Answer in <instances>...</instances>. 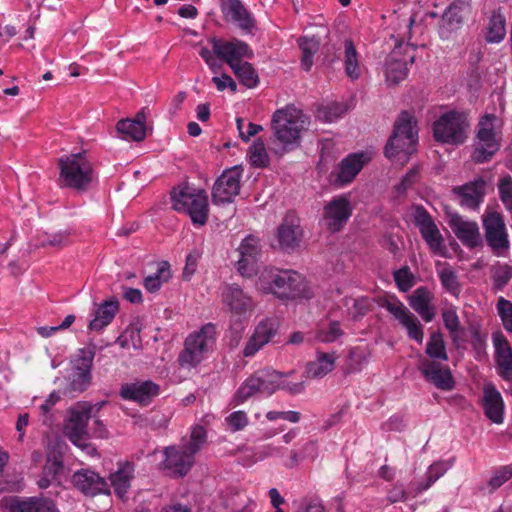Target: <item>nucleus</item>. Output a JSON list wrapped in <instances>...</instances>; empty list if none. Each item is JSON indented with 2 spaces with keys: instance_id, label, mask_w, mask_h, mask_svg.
Instances as JSON below:
<instances>
[{
  "instance_id": "nucleus-1",
  "label": "nucleus",
  "mask_w": 512,
  "mask_h": 512,
  "mask_svg": "<svg viewBox=\"0 0 512 512\" xmlns=\"http://www.w3.org/2000/svg\"><path fill=\"white\" fill-rule=\"evenodd\" d=\"M206 437L203 426H193L187 441H183L180 446H169L164 449L161 469L173 477L185 476L194 465L195 455L205 444Z\"/></svg>"
},
{
  "instance_id": "nucleus-2",
  "label": "nucleus",
  "mask_w": 512,
  "mask_h": 512,
  "mask_svg": "<svg viewBox=\"0 0 512 512\" xmlns=\"http://www.w3.org/2000/svg\"><path fill=\"white\" fill-rule=\"evenodd\" d=\"M307 126V117L294 106L288 105L274 113L272 129L277 140L283 144L280 154L292 150L299 145L301 133ZM275 152L279 153L277 150Z\"/></svg>"
},
{
  "instance_id": "nucleus-3",
  "label": "nucleus",
  "mask_w": 512,
  "mask_h": 512,
  "mask_svg": "<svg viewBox=\"0 0 512 512\" xmlns=\"http://www.w3.org/2000/svg\"><path fill=\"white\" fill-rule=\"evenodd\" d=\"M59 170V185L78 191L86 190L95 178L93 164L85 152L61 157Z\"/></svg>"
},
{
  "instance_id": "nucleus-4",
  "label": "nucleus",
  "mask_w": 512,
  "mask_h": 512,
  "mask_svg": "<svg viewBox=\"0 0 512 512\" xmlns=\"http://www.w3.org/2000/svg\"><path fill=\"white\" fill-rule=\"evenodd\" d=\"M416 143V121L409 113L403 112L395 123L393 134L385 147V154L391 160L405 163L415 151Z\"/></svg>"
},
{
  "instance_id": "nucleus-5",
  "label": "nucleus",
  "mask_w": 512,
  "mask_h": 512,
  "mask_svg": "<svg viewBox=\"0 0 512 512\" xmlns=\"http://www.w3.org/2000/svg\"><path fill=\"white\" fill-rule=\"evenodd\" d=\"M171 200L173 209L189 215L194 225L203 226L207 222L209 205L203 190L179 186L172 190Z\"/></svg>"
},
{
  "instance_id": "nucleus-6",
  "label": "nucleus",
  "mask_w": 512,
  "mask_h": 512,
  "mask_svg": "<svg viewBox=\"0 0 512 512\" xmlns=\"http://www.w3.org/2000/svg\"><path fill=\"white\" fill-rule=\"evenodd\" d=\"M105 402L92 404L87 401H80L71 406L64 422L63 432L65 436L76 446L84 447L90 436L88 422L95 417Z\"/></svg>"
},
{
  "instance_id": "nucleus-7",
  "label": "nucleus",
  "mask_w": 512,
  "mask_h": 512,
  "mask_svg": "<svg viewBox=\"0 0 512 512\" xmlns=\"http://www.w3.org/2000/svg\"><path fill=\"white\" fill-rule=\"evenodd\" d=\"M216 341V327L208 323L191 333L185 340V348L178 361L183 368H194L212 351Z\"/></svg>"
},
{
  "instance_id": "nucleus-8",
  "label": "nucleus",
  "mask_w": 512,
  "mask_h": 512,
  "mask_svg": "<svg viewBox=\"0 0 512 512\" xmlns=\"http://www.w3.org/2000/svg\"><path fill=\"white\" fill-rule=\"evenodd\" d=\"M278 371L264 368L246 378L233 396V403L240 405L257 395L270 396L277 391Z\"/></svg>"
},
{
  "instance_id": "nucleus-9",
  "label": "nucleus",
  "mask_w": 512,
  "mask_h": 512,
  "mask_svg": "<svg viewBox=\"0 0 512 512\" xmlns=\"http://www.w3.org/2000/svg\"><path fill=\"white\" fill-rule=\"evenodd\" d=\"M499 120L493 114L484 115L478 124V132L472 158L477 163L488 161L500 147V132L497 131Z\"/></svg>"
},
{
  "instance_id": "nucleus-10",
  "label": "nucleus",
  "mask_w": 512,
  "mask_h": 512,
  "mask_svg": "<svg viewBox=\"0 0 512 512\" xmlns=\"http://www.w3.org/2000/svg\"><path fill=\"white\" fill-rule=\"evenodd\" d=\"M415 60V47L407 43H397L384 62L386 83L390 86L403 81L409 67Z\"/></svg>"
},
{
  "instance_id": "nucleus-11",
  "label": "nucleus",
  "mask_w": 512,
  "mask_h": 512,
  "mask_svg": "<svg viewBox=\"0 0 512 512\" xmlns=\"http://www.w3.org/2000/svg\"><path fill=\"white\" fill-rule=\"evenodd\" d=\"M468 122L463 113L450 111L435 121L433 131L437 141L462 144L467 138Z\"/></svg>"
},
{
  "instance_id": "nucleus-12",
  "label": "nucleus",
  "mask_w": 512,
  "mask_h": 512,
  "mask_svg": "<svg viewBox=\"0 0 512 512\" xmlns=\"http://www.w3.org/2000/svg\"><path fill=\"white\" fill-rule=\"evenodd\" d=\"M485 239L494 255L501 257L509 249V239L504 219L495 211L485 212L482 216Z\"/></svg>"
},
{
  "instance_id": "nucleus-13",
  "label": "nucleus",
  "mask_w": 512,
  "mask_h": 512,
  "mask_svg": "<svg viewBox=\"0 0 512 512\" xmlns=\"http://www.w3.org/2000/svg\"><path fill=\"white\" fill-rule=\"evenodd\" d=\"M382 307L386 309L399 325L406 330L408 338L421 344L424 339L423 325L399 299L396 297L386 298Z\"/></svg>"
},
{
  "instance_id": "nucleus-14",
  "label": "nucleus",
  "mask_w": 512,
  "mask_h": 512,
  "mask_svg": "<svg viewBox=\"0 0 512 512\" xmlns=\"http://www.w3.org/2000/svg\"><path fill=\"white\" fill-rule=\"evenodd\" d=\"M274 280L275 286H273L271 294L279 299L294 300L310 298L312 295L306 280L297 272L281 271Z\"/></svg>"
},
{
  "instance_id": "nucleus-15",
  "label": "nucleus",
  "mask_w": 512,
  "mask_h": 512,
  "mask_svg": "<svg viewBox=\"0 0 512 512\" xmlns=\"http://www.w3.org/2000/svg\"><path fill=\"white\" fill-rule=\"evenodd\" d=\"M224 306L235 316L247 318L254 311L255 303L250 295L237 284H226L221 290Z\"/></svg>"
},
{
  "instance_id": "nucleus-16",
  "label": "nucleus",
  "mask_w": 512,
  "mask_h": 512,
  "mask_svg": "<svg viewBox=\"0 0 512 512\" xmlns=\"http://www.w3.org/2000/svg\"><path fill=\"white\" fill-rule=\"evenodd\" d=\"M242 170L235 166L225 170L216 180L212 201L214 204L230 203L239 194Z\"/></svg>"
},
{
  "instance_id": "nucleus-17",
  "label": "nucleus",
  "mask_w": 512,
  "mask_h": 512,
  "mask_svg": "<svg viewBox=\"0 0 512 512\" xmlns=\"http://www.w3.org/2000/svg\"><path fill=\"white\" fill-rule=\"evenodd\" d=\"M279 330V322L275 318L261 320L245 342L242 354L246 358L255 356L275 337Z\"/></svg>"
},
{
  "instance_id": "nucleus-18",
  "label": "nucleus",
  "mask_w": 512,
  "mask_h": 512,
  "mask_svg": "<svg viewBox=\"0 0 512 512\" xmlns=\"http://www.w3.org/2000/svg\"><path fill=\"white\" fill-rule=\"evenodd\" d=\"M94 352L90 349H80L72 361V370L69 374L70 392H83L91 382V367Z\"/></svg>"
},
{
  "instance_id": "nucleus-19",
  "label": "nucleus",
  "mask_w": 512,
  "mask_h": 512,
  "mask_svg": "<svg viewBox=\"0 0 512 512\" xmlns=\"http://www.w3.org/2000/svg\"><path fill=\"white\" fill-rule=\"evenodd\" d=\"M414 221L430 250L436 255L444 256L446 248L443 237L432 217L424 209L417 208Z\"/></svg>"
},
{
  "instance_id": "nucleus-20",
  "label": "nucleus",
  "mask_w": 512,
  "mask_h": 512,
  "mask_svg": "<svg viewBox=\"0 0 512 512\" xmlns=\"http://www.w3.org/2000/svg\"><path fill=\"white\" fill-rule=\"evenodd\" d=\"M210 43L215 55L224 60L230 67L241 62L243 58L250 59L253 57V51L248 44L239 39L225 41L214 37L211 38Z\"/></svg>"
},
{
  "instance_id": "nucleus-21",
  "label": "nucleus",
  "mask_w": 512,
  "mask_h": 512,
  "mask_svg": "<svg viewBox=\"0 0 512 512\" xmlns=\"http://www.w3.org/2000/svg\"><path fill=\"white\" fill-rule=\"evenodd\" d=\"M448 225L464 246L470 249L482 246L483 239L475 221L452 213L449 215Z\"/></svg>"
},
{
  "instance_id": "nucleus-22",
  "label": "nucleus",
  "mask_w": 512,
  "mask_h": 512,
  "mask_svg": "<svg viewBox=\"0 0 512 512\" xmlns=\"http://www.w3.org/2000/svg\"><path fill=\"white\" fill-rule=\"evenodd\" d=\"M352 214V206L345 196L334 198L324 207L323 220L328 230L338 232Z\"/></svg>"
},
{
  "instance_id": "nucleus-23",
  "label": "nucleus",
  "mask_w": 512,
  "mask_h": 512,
  "mask_svg": "<svg viewBox=\"0 0 512 512\" xmlns=\"http://www.w3.org/2000/svg\"><path fill=\"white\" fill-rule=\"evenodd\" d=\"M239 259L237 270L243 276L250 278L257 274V260L260 255L259 240L253 236L246 237L238 248Z\"/></svg>"
},
{
  "instance_id": "nucleus-24",
  "label": "nucleus",
  "mask_w": 512,
  "mask_h": 512,
  "mask_svg": "<svg viewBox=\"0 0 512 512\" xmlns=\"http://www.w3.org/2000/svg\"><path fill=\"white\" fill-rule=\"evenodd\" d=\"M471 0H453L445 10L439 24V35L442 39L450 38L460 28L465 14L470 11Z\"/></svg>"
},
{
  "instance_id": "nucleus-25",
  "label": "nucleus",
  "mask_w": 512,
  "mask_h": 512,
  "mask_svg": "<svg viewBox=\"0 0 512 512\" xmlns=\"http://www.w3.org/2000/svg\"><path fill=\"white\" fill-rule=\"evenodd\" d=\"M419 370L424 378L436 388L443 391L454 389L455 381L448 366L442 365L434 360L425 359L420 363Z\"/></svg>"
},
{
  "instance_id": "nucleus-26",
  "label": "nucleus",
  "mask_w": 512,
  "mask_h": 512,
  "mask_svg": "<svg viewBox=\"0 0 512 512\" xmlns=\"http://www.w3.org/2000/svg\"><path fill=\"white\" fill-rule=\"evenodd\" d=\"M159 390V385L152 381H137L122 385L120 396L124 400L133 401L140 405H148L159 394Z\"/></svg>"
},
{
  "instance_id": "nucleus-27",
  "label": "nucleus",
  "mask_w": 512,
  "mask_h": 512,
  "mask_svg": "<svg viewBox=\"0 0 512 512\" xmlns=\"http://www.w3.org/2000/svg\"><path fill=\"white\" fill-rule=\"evenodd\" d=\"M410 307L424 320L431 322L436 316L435 297L431 290L421 286L414 290L407 298Z\"/></svg>"
},
{
  "instance_id": "nucleus-28",
  "label": "nucleus",
  "mask_w": 512,
  "mask_h": 512,
  "mask_svg": "<svg viewBox=\"0 0 512 512\" xmlns=\"http://www.w3.org/2000/svg\"><path fill=\"white\" fill-rule=\"evenodd\" d=\"M482 406L485 416L495 424L504 421V401L501 393L493 383H486L483 387Z\"/></svg>"
},
{
  "instance_id": "nucleus-29",
  "label": "nucleus",
  "mask_w": 512,
  "mask_h": 512,
  "mask_svg": "<svg viewBox=\"0 0 512 512\" xmlns=\"http://www.w3.org/2000/svg\"><path fill=\"white\" fill-rule=\"evenodd\" d=\"M73 484L86 495L109 494L110 485L104 478L90 470H80L72 477Z\"/></svg>"
},
{
  "instance_id": "nucleus-30",
  "label": "nucleus",
  "mask_w": 512,
  "mask_h": 512,
  "mask_svg": "<svg viewBox=\"0 0 512 512\" xmlns=\"http://www.w3.org/2000/svg\"><path fill=\"white\" fill-rule=\"evenodd\" d=\"M495 361L499 376L505 381H512V348L501 333L493 334Z\"/></svg>"
},
{
  "instance_id": "nucleus-31",
  "label": "nucleus",
  "mask_w": 512,
  "mask_h": 512,
  "mask_svg": "<svg viewBox=\"0 0 512 512\" xmlns=\"http://www.w3.org/2000/svg\"><path fill=\"white\" fill-rule=\"evenodd\" d=\"M221 8L225 18L235 22L241 30L250 33L255 28V19L240 0H223Z\"/></svg>"
},
{
  "instance_id": "nucleus-32",
  "label": "nucleus",
  "mask_w": 512,
  "mask_h": 512,
  "mask_svg": "<svg viewBox=\"0 0 512 512\" xmlns=\"http://www.w3.org/2000/svg\"><path fill=\"white\" fill-rule=\"evenodd\" d=\"M486 182L482 177H477L473 181L457 187L454 191L460 196V203L470 209L479 206L485 195Z\"/></svg>"
},
{
  "instance_id": "nucleus-33",
  "label": "nucleus",
  "mask_w": 512,
  "mask_h": 512,
  "mask_svg": "<svg viewBox=\"0 0 512 512\" xmlns=\"http://www.w3.org/2000/svg\"><path fill=\"white\" fill-rule=\"evenodd\" d=\"M369 161L364 153H352L345 157L338 166L337 182L341 185L350 183Z\"/></svg>"
},
{
  "instance_id": "nucleus-34",
  "label": "nucleus",
  "mask_w": 512,
  "mask_h": 512,
  "mask_svg": "<svg viewBox=\"0 0 512 512\" xmlns=\"http://www.w3.org/2000/svg\"><path fill=\"white\" fill-rule=\"evenodd\" d=\"M338 356L336 352L316 351L315 359L306 365L305 375L308 378H323L335 368Z\"/></svg>"
},
{
  "instance_id": "nucleus-35",
  "label": "nucleus",
  "mask_w": 512,
  "mask_h": 512,
  "mask_svg": "<svg viewBox=\"0 0 512 512\" xmlns=\"http://www.w3.org/2000/svg\"><path fill=\"white\" fill-rule=\"evenodd\" d=\"M146 113L139 111L134 119H123L117 123L116 129L125 140L142 141L146 136Z\"/></svg>"
},
{
  "instance_id": "nucleus-36",
  "label": "nucleus",
  "mask_w": 512,
  "mask_h": 512,
  "mask_svg": "<svg viewBox=\"0 0 512 512\" xmlns=\"http://www.w3.org/2000/svg\"><path fill=\"white\" fill-rule=\"evenodd\" d=\"M301 238L302 229L294 219L285 218L277 229V239L281 249H294L299 245Z\"/></svg>"
},
{
  "instance_id": "nucleus-37",
  "label": "nucleus",
  "mask_w": 512,
  "mask_h": 512,
  "mask_svg": "<svg viewBox=\"0 0 512 512\" xmlns=\"http://www.w3.org/2000/svg\"><path fill=\"white\" fill-rule=\"evenodd\" d=\"M118 310L119 302L116 298L102 302L95 310L94 318L89 323V329L101 331L112 322Z\"/></svg>"
},
{
  "instance_id": "nucleus-38",
  "label": "nucleus",
  "mask_w": 512,
  "mask_h": 512,
  "mask_svg": "<svg viewBox=\"0 0 512 512\" xmlns=\"http://www.w3.org/2000/svg\"><path fill=\"white\" fill-rule=\"evenodd\" d=\"M342 62L347 77L351 80H357L362 75V64L359 53L351 39L343 42Z\"/></svg>"
},
{
  "instance_id": "nucleus-39",
  "label": "nucleus",
  "mask_w": 512,
  "mask_h": 512,
  "mask_svg": "<svg viewBox=\"0 0 512 512\" xmlns=\"http://www.w3.org/2000/svg\"><path fill=\"white\" fill-rule=\"evenodd\" d=\"M134 475V466L130 463L122 465L115 473L111 474L110 482L118 497L124 498L127 494Z\"/></svg>"
},
{
  "instance_id": "nucleus-40",
  "label": "nucleus",
  "mask_w": 512,
  "mask_h": 512,
  "mask_svg": "<svg viewBox=\"0 0 512 512\" xmlns=\"http://www.w3.org/2000/svg\"><path fill=\"white\" fill-rule=\"evenodd\" d=\"M12 512H56L54 503L48 499L29 498L11 503Z\"/></svg>"
},
{
  "instance_id": "nucleus-41",
  "label": "nucleus",
  "mask_w": 512,
  "mask_h": 512,
  "mask_svg": "<svg viewBox=\"0 0 512 512\" xmlns=\"http://www.w3.org/2000/svg\"><path fill=\"white\" fill-rule=\"evenodd\" d=\"M62 472L63 463L61 456L49 454L47 462L43 468V477L38 482L39 487L42 489L47 488Z\"/></svg>"
},
{
  "instance_id": "nucleus-42",
  "label": "nucleus",
  "mask_w": 512,
  "mask_h": 512,
  "mask_svg": "<svg viewBox=\"0 0 512 512\" xmlns=\"http://www.w3.org/2000/svg\"><path fill=\"white\" fill-rule=\"evenodd\" d=\"M426 354L429 356V360H440L447 361L448 354L446 351V345L443 339V336L439 332H433L426 346Z\"/></svg>"
},
{
  "instance_id": "nucleus-43",
  "label": "nucleus",
  "mask_w": 512,
  "mask_h": 512,
  "mask_svg": "<svg viewBox=\"0 0 512 512\" xmlns=\"http://www.w3.org/2000/svg\"><path fill=\"white\" fill-rule=\"evenodd\" d=\"M170 277L169 264L167 262H163L158 266L157 271L154 274L149 275L144 279L143 284L148 292L154 293L157 292L161 288L162 284L167 282Z\"/></svg>"
},
{
  "instance_id": "nucleus-44",
  "label": "nucleus",
  "mask_w": 512,
  "mask_h": 512,
  "mask_svg": "<svg viewBox=\"0 0 512 512\" xmlns=\"http://www.w3.org/2000/svg\"><path fill=\"white\" fill-rule=\"evenodd\" d=\"M505 17L500 12H494L490 18L487 28V41L499 43L506 34Z\"/></svg>"
},
{
  "instance_id": "nucleus-45",
  "label": "nucleus",
  "mask_w": 512,
  "mask_h": 512,
  "mask_svg": "<svg viewBox=\"0 0 512 512\" xmlns=\"http://www.w3.org/2000/svg\"><path fill=\"white\" fill-rule=\"evenodd\" d=\"M344 331L337 321H329L322 324L315 332V339L322 343H332L341 338Z\"/></svg>"
},
{
  "instance_id": "nucleus-46",
  "label": "nucleus",
  "mask_w": 512,
  "mask_h": 512,
  "mask_svg": "<svg viewBox=\"0 0 512 512\" xmlns=\"http://www.w3.org/2000/svg\"><path fill=\"white\" fill-rule=\"evenodd\" d=\"M298 43L302 51L301 66L309 71L313 65V56L319 49V41L314 37H301Z\"/></svg>"
},
{
  "instance_id": "nucleus-47",
  "label": "nucleus",
  "mask_w": 512,
  "mask_h": 512,
  "mask_svg": "<svg viewBox=\"0 0 512 512\" xmlns=\"http://www.w3.org/2000/svg\"><path fill=\"white\" fill-rule=\"evenodd\" d=\"M443 288L450 294L457 296L460 293L461 287L458 282L455 271L448 265H442L438 271Z\"/></svg>"
},
{
  "instance_id": "nucleus-48",
  "label": "nucleus",
  "mask_w": 512,
  "mask_h": 512,
  "mask_svg": "<svg viewBox=\"0 0 512 512\" xmlns=\"http://www.w3.org/2000/svg\"><path fill=\"white\" fill-rule=\"evenodd\" d=\"M239 81L248 88L255 87L258 82V76L251 64L239 62L230 67Z\"/></svg>"
},
{
  "instance_id": "nucleus-49",
  "label": "nucleus",
  "mask_w": 512,
  "mask_h": 512,
  "mask_svg": "<svg viewBox=\"0 0 512 512\" xmlns=\"http://www.w3.org/2000/svg\"><path fill=\"white\" fill-rule=\"evenodd\" d=\"M368 362V352L361 347H352L348 351L346 369L349 373H355L362 370Z\"/></svg>"
},
{
  "instance_id": "nucleus-50",
  "label": "nucleus",
  "mask_w": 512,
  "mask_h": 512,
  "mask_svg": "<svg viewBox=\"0 0 512 512\" xmlns=\"http://www.w3.org/2000/svg\"><path fill=\"white\" fill-rule=\"evenodd\" d=\"M280 272V270L270 267H264L261 271H258L257 289L263 293L271 294L273 286H275L274 278H277Z\"/></svg>"
},
{
  "instance_id": "nucleus-51",
  "label": "nucleus",
  "mask_w": 512,
  "mask_h": 512,
  "mask_svg": "<svg viewBox=\"0 0 512 512\" xmlns=\"http://www.w3.org/2000/svg\"><path fill=\"white\" fill-rule=\"evenodd\" d=\"M346 111V105L342 103H332L320 107L317 111V117L325 122H334L343 116Z\"/></svg>"
},
{
  "instance_id": "nucleus-52",
  "label": "nucleus",
  "mask_w": 512,
  "mask_h": 512,
  "mask_svg": "<svg viewBox=\"0 0 512 512\" xmlns=\"http://www.w3.org/2000/svg\"><path fill=\"white\" fill-rule=\"evenodd\" d=\"M249 160L254 167H266L269 164V156L262 141L254 142L249 148Z\"/></svg>"
},
{
  "instance_id": "nucleus-53",
  "label": "nucleus",
  "mask_w": 512,
  "mask_h": 512,
  "mask_svg": "<svg viewBox=\"0 0 512 512\" xmlns=\"http://www.w3.org/2000/svg\"><path fill=\"white\" fill-rule=\"evenodd\" d=\"M450 465L446 462H436L429 466L426 472V480L420 484L419 491H425L431 487L441 476L449 469Z\"/></svg>"
},
{
  "instance_id": "nucleus-54",
  "label": "nucleus",
  "mask_w": 512,
  "mask_h": 512,
  "mask_svg": "<svg viewBox=\"0 0 512 512\" xmlns=\"http://www.w3.org/2000/svg\"><path fill=\"white\" fill-rule=\"evenodd\" d=\"M140 331L141 329L137 324H131L118 338V343L122 348H128L130 345L139 348L141 344Z\"/></svg>"
},
{
  "instance_id": "nucleus-55",
  "label": "nucleus",
  "mask_w": 512,
  "mask_h": 512,
  "mask_svg": "<svg viewBox=\"0 0 512 512\" xmlns=\"http://www.w3.org/2000/svg\"><path fill=\"white\" fill-rule=\"evenodd\" d=\"M499 196L505 208L512 212V177L507 175L499 180Z\"/></svg>"
},
{
  "instance_id": "nucleus-56",
  "label": "nucleus",
  "mask_w": 512,
  "mask_h": 512,
  "mask_svg": "<svg viewBox=\"0 0 512 512\" xmlns=\"http://www.w3.org/2000/svg\"><path fill=\"white\" fill-rule=\"evenodd\" d=\"M497 311L501 318L503 327L506 331L512 332V302L499 298L497 302Z\"/></svg>"
},
{
  "instance_id": "nucleus-57",
  "label": "nucleus",
  "mask_w": 512,
  "mask_h": 512,
  "mask_svg": "<svg viewBox=\"0 0 512 512\" xmlns=\"http://www.w3.org/2000/svg\"><path fill=\"white\" fill-rule=\"evenodd\" d=\"M493 281L498 288H502L512 279V266L497 264L493 267Z\"/></svg>"
},
{
  "instance_id": "nucleus-58",
  "label": "nucleus",
  "mask_w": 512,
  "mask_h": 512,
  "mask_svg": "<svg viewBox=\"0 0 512 512\" xmlns=\"http://www.w3.org/2000/svg\"><path fill=\"white\" fill-rule=\"evenodd\" d=\"M442 318L446 329L453 337H456L460 331V321L456 309L454 307L445 309Z\"/></svg>"
},
{
  "instance_id": "nucleus-59",
  "label": "nucleus",
  "mask_w": 512,
  "mask_h": 512,
  "mask_svg": "<svg viewBox=\"0 0 512 512\" xmlns=\"http://www.w3.org/2000/svg\"><path fill=\"white\" fill-rule=\"evenodd\" d=\"M318 454V446L315 441H308L303 445L300 452L292 451L291 459L293 463H298L302 460H314Z\"/></svg>"
},
{
  "instance_id": "nucleus-60",
  "label": "nucleus",
  "mask_w": 512,
  "mask_h": 512,
  "mask_svg": "<svg viewBox=\"0 0 512 512\" xmlns=\"http://www.w3.org/2000/svg\"><path fill=\"white\" fill-rule=\"evenodd\" d=\"M225 422L232 432L243 430L249 423L246 412L234 411L225 418Z\"/></svg>"
},
{
  "instance_id": "nucleus-61",
  "label": "nucleus",
  "mask_w": 512,
  "mask_h": 512,
  "mask_svg": "<svg viewBox=\"0 0 512 512\" xmlns=\"http://www.w3.org/2000/svg\"><path fill=\"white\" fill-rule=\"evenodd\" d=\"M280 379L277 381V391L284 390L291 395L301 394L305 390V382H291L287 379V375L278 372Z\"/></svg>"
},
{
  "instance_id": "nucleus-62",
  "label": "nucleus",
  "mask_w": 512,
  "mask_h": 512,
  "mask_svg": "<svg viewBox=\"0 0 512 512\" xmlns=\"http://www.w3.org/2000/svg\"><path fill=\"white\" fill-rule=\"evenodd\" d=\"M70 243V232L67 230L59 231L53 234L46 235L42 240L44 246L49 245L53 247H64Z\"/></svg>"
},
{
  "instance_id": "nucleus-63",
  "label": "nucleus",
  "mask_w": 512,
  "mask_h": 512,
  "mask_svg": "<svg viewBox=\"0 0 512 512\" xmlns=\"http://www.w3.org/2000/svg\"><path fill=\"white\" fill-rule=\"evenodd\" d=\"M415 23L414 16L405 17L402 19L397 28V36L400 39L399 43H404L405 40H410L412 38V27Z\"/></svg>"
},
{
  "instance_id": "nucleus-64",
  "label": "nucleus",
  "mask_w": 512,
  "mask_h": 512,
  "mask_svg": "<svg viewBox=\"0 0 512 512\" xmlns=\"http://www.w3.org/2000/svg\"><path fill=\"white\" fill-rule=\"evenodd\" d=\"M512 478V468L506 466L497 470L494 475L489 480V486L491 487V491L499 488L505 482Z\"/></svg>"
}]
</instances>
